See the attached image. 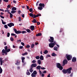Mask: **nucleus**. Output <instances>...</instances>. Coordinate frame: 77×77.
<instances>
[{"label":"nucleus","instance_id":"f257e3e1","mask_svg":"<svg viewBox=\"0 0 77 77\" xmlns=\"http://www.w3.org/2000/svg\"><path fill=\"white\" fill-rule=\"evenodd\" d=\"M71 70H72V67H70L69 68L66 69V70L64 69L62 71L64 74H66V73L68 74H71Z\"/></svg>","mask_w":77,"mask_h":77},{"label":"nucleus","instance_id":"f03ea898","mask_svg":"<svg viewBox=\"0 0 77 77\" xmlns=\"http://www.w3.org/2000/svg\"><path fill=\"white\" fill-rule=\"evenodd\" d=\"M57 43L56 42H54L53 43L51 42L49 44V47L50 48H53L54 45H56Z\"/></svg>","mask_w":77,"mask_h":77},{"label":"nucleus","instance_id":"7ed1b4c3","mask_svg":"<svg viewBox=\"0 0 77 77\" xmlns=\"http://www.w3.org/2000/svg\"><path fill=\"white\" fill-rule=\"evenodd\" d=\"M56 66H57V68L59 69V70H62L63 69V66H61L60 63H56Z\"/></svg>","mask_w":77,"mask_h":77},{"label":"nucleus","instance_id":"20e7f679","mask_svg":"<svg viewBox=\"0 0 77 77\" xmlns=\"http://www.w3.org/2000/svg\"><path fill=\"white\" fill-rule=\"evenodd\" d=\"M13 30L14 31V32H15V33H16V34H20V33H22V32L20 30L17 31V29H16L15 28H14Z\"/></svg>","mask_w":77,"mask_h":77},{"label":"nucleus","instance_id":"39448f33","mask_svg":"<svg viewBox=\"0 0 77 77\" xmlns=\"http://www.w3.org/2000/svg\"><path fill=\"white\" fill-rule=\"evenodd\" d=\"M50 39H48V41L50 42H54V37L50 36Z\"/></svg>","mask_w":77,"mask_h":77},{"label":"nucleus","instance_id":"423d86ee","mask_svg":"<svg viewBox=\"0 0 77 77\" xmlns=\"http://www.w3.org/2000/svg\"><path fill=\"white\" fill-rule=\"evenodd\" d=\"M37 74V72L35 71H34L31 74V76L32 77H35V75Z\"/></svg>","mask_w":77,"mask_h":77},{"label":"nucleus","instance_id":"0eeeda50","mask_svg":"<svg viewBox=\"0 0 77 77\" xmlns=\"http://www.w3.org/2000/svg\"><path fill=\"white\" fill-rule=\"evenodd\" d=\"M67 64V60L66 59H64L63 60V66H65V64Z\"/></svg>","mask_w":77,"mask_h":77},{"label":"nucleus","instance_id":"6e6552de","mask_svg":"<svg viewBox=\"0 0 77 77\" xmlns=\"http://www.w3.org/2000/svg\"><path fill=\"white\" fill-rule=\"evenodd\" d=\"M7 26L10 27H11L12 26H14V24L12 23H8Z\"/></svg>","mask_w":77,"mask_h":77},{"label":"nucleus","instance_id":"1a4fd4ad","mask_svg":"<svg viewBox=\"0 0 77 77\" xmlns=\"http://www.w3.org/2000/svg\"><path fill=\"white\" fill-rule=\"evenodd\" d=\"M39 16H41V14H37L36 15H35V14L33 15V18H36V17H38Z\"/></svg>","mask_w":77,"mask_h":77},{"label":"nucleus","instance_id":"9d476101","mask_svg":"<svg viewBox=\"0 0 77 77\" xmlns=\"http://www.w3.org/2000/svg\"><path fill=\"white\" fill-rule=\"evenodd\" d=\"M37 66V64L36 63H33L31 64V66L30 68H33V67L35 68Z\"/></svg>","mask_w":77,"mask_h":77},{"label":"nucleus","instance_id":"9b49d317","mask_svg":"<svg viewBox=\"0 0 77 77\" xmlns=\"http://www.w3.org/2000/svg\"><path fill=\"white\" fill-rule=\"evenodd\" d=\"M66 58H72V55L68 54H66Z\"/></svg>","mask_w":77,"mask_h":77},{"label":"nucleus","instance_id":"f8f14e48","mask_svg":"<svg viewBox=\"0 0 77 77\" xmlns=\"http://www.w3.org/2000/svg\"><path fill=\"white\" fill-rule=\"evenodd\" d=\"M20 61L19 60H16V63H15V64L19 66L20 64Z\"/></svg>","mask_w":77,"mask_h":77},{"label":"nucleus","instance_id":"ddd939ff","mask_svg":"<svg viewBox=\"0 0 77 77\" xmlns=\"http://www.w3.org/2000/svg\"><path fill=\"white\" fill-rule=\"evenodd\" d=\"M39 5L40 7H43V8L45 7V4H44L40 3L39 4Z\"/></svg>","mask_w":77,"mask_h":77},{"label":"nucleus","instance_id":"4468645a","mask_svg":"<svg viewBox=\"0 0 77 77\" xmlns=\"http://www.w3.org/2000/svg\"><path fill=\"white\" fill-rule=\"evenodd\" d=\"M31 29V30L32 31H33L34 30H35V26H31L30 27Z\"/></svg>","mask_w":77,"mask_h":77},{"label":"nucleus","instance_id":"2eb2a0df","mask_svg":"<svg viewBox=\"0 0 77 77\" xmlns=\"http://www.w3.org/2000/svg\"><path fill=\"white\" fill-rule=\"evenodd\" d=\"M4 62V60H2V58H0V63H1V65H2V63Z\"/></svg>","mask_w":77,"mask_h":77},{"label":"nucleus","instance_id":"dca6fc26","mask_svg":"<svg viewBox=\"0 0 77 77\" xmlns=\"http://www.w3.org/2000/svg\"><path fill=\"white\" fill-rule=\"evenodd\" d=\"M8 14H10V18H12V17H13V14H12L10 12H8Z\"/></svg>","mask_w":77,"mask_h":77},{"label":"nucleus","instance_id":"f3484780","mask_svg":"<svg viewBox=\"0 0 77 77\" xmlns=\"http://www.w3.org/2000/svg\"><path fill=\"white\" fill-rule=\"evenodd\" d=\"M25 30H26V32H28V33H31V32H32V31H31V30H30L29 29H25Z\"/></svg>","mask_w":77,"mask_h":77},{"label":"nucleus","instance_id":"a211bd4d","mask_svg":"<svg viewBox=\"0 0 77 77\" xmlns=\"http://www.w3.org/2000/svg\"><path fill=\"white\" fill-rule=\"evenodd\" d=\"M41 35H42V34H41V33H39L38 34H37L36 35V36H41Z\"/></svg>","mask_w":77,"mask_h":77},{"label":"nucleus","instance_id":"6ab92c4d","mask_svg":"<svg viewBox=\"0 0 77 77\" xmlns=\"http://www.w3.org/2000/svg\"><path fill=\"white\" fill-rule=\"evenodd\" d=\"M57 49H58V47L57 46H55L54 48V50L55 51H57Z\"/></svg>","mask_w":77,"mask_h":77},{"label":"nucleus","instance_id":"aec40b11","mask_svg":"<svg viewBox=\"0 0 77 77\" xmlns=\"http://www.w3.org/2000/svg\"><path fill=\"white\" fill-rule=\"evenodd\" d=\"M41 60H37V63L39 64V65H41Z\"/></svg>","mask_w":77,"mask_h":77},{"label":"nucleus","instance_id":"412c9836","mask_svg":"<svg viewBox=\"0 0 77 77\" xmlns=\"http://www.w3.org/2000/svg\"><path fill=\"white\" fill-rule=\"evenodd\" d=\"M72 62H76V58H72Z\"/></svg>","mask_w":77,"mask_h":77},{"label":"nucleus","instance_id":"4be33fe9","mask_svg":"<svg viewBox=\"0 0 77 77\" xmlns=\"http://www.w3.org/2000/svg\"><path fill=\"white\" fill-rule=\"evenodd\" d=\"M32 23H37V21H36V20L35 19H33V21H32Z\"/></svg>","mask_w":77,"mask_h":77},{"label":"nucleus","instance_id":"5701e85b","mask_svg":"<svg viewBox=\"0 0 77 77\" xmlns=\"http://www.w3.org/2000/svg\"><path fill=\"white\" fill-rule=\"evenodd\" d=\"M41 66H37V67H36V69H38L39 70H40V69L41 68Z\"/></svg>","mask_w":77,"mask_h":77},{"label":"nucleus","instance_id":"b1692460","mask_svg":"<svg viewBox=\"0 0 77 77\" xmlns=\"http://www.w3.org/2000/svg\"><path fill=\"white\" fill-rule=\"evenodd\" d=\"M52 56H57V54L54 52L52 53Z\"/></svg>","mask_w":77,"mask_h":77},{"label":"nucleus","instance_id":"393cba45","mask_svg":"<svg viewBox=\"0 0 77 77\" xmlns=\"http://www.w3.org/2000/svg\"><path fill=\"white\" fill-rule=\"evenodd\" d=\"M38 9H39V10H41V11L42 10V9H43V8L42 7H38Z\"/></svg>","mask_w":77,"mask_h":77},{"label":"nucleus","instance_id":"a878e982","mask_svg":"<svg viewBox=\"0 0 77 77\" xmlns=\"http://www.w3.org/2000/svg\"><path fill=\"white\" fill-rule=\"evenodd\" d=\"M12 10H14V11H16L17 10V8L15 7H13L11 8Z\"/></svg>","mask_w":77,"mask_h":77},{"label":"nucleus","instance_id":"bb28decb","mask_svg":"<svg viewBox=\"0 0 77 77\" xmlns=\"http://www.w3.org/2000/svg\"><path fill=\"white\" fill-rule=\"evenodd\" d=\"M32 68H31L30 69H29V72H31V73L32 72H33V70H32Z\"/></svg>","mask_w":77,"mask_h":77},{"label":"nucleus","instance_id":"cd10ccee","mask_svg":"<svg viewBox=\"0 0 77 77\" xmlns=\"http://www.w3.org/2000/svg\"><path fill=\"white\" fill-rule=\"evenodd\" d=\"M28 54V53H27V52H25L24 53L22 54V55L23 56H25V55H27V54Z\"/></svg>","mask_w":77,"mask_h":77},{"label":"nucleus","instance_id":"c85d7f7f","mask_svg":"<svg viewBox=\"0 0 77 77\" xmlns=\"http://www.w3.org/2000/svg\"><path fill=\"white\" fill-rule=\"evenodd\" d=\"M2 69L1 68V67L0 66V74L2 73Z\"/></svg>","mask_w":77,"mask_h":77},{"label":"nucleus","instance_id":"c756f323","mask_svg":"<svg viewBox=\"0 0 77 77\" xmlns=\"http://www.w3.org/2000/svg\"><path fill=\"white\" fill-rule=\"evenodd\" d=\"M30 45H26V46H25V48H30Z\"/></svg>","mask_w":77,"mask_h":77},{"label":"nucleus","instance_id":"7c9ffc66","mask_svg":"<svg viewBox=\"0 0 77 77\" xmlns=\"http://www.w3.org/2000/svg\"><path fill=\"white\" fill-rule=\"evenodd\" d=\"M16 12V11H11V14H14Z\"/></svg>","mask_w":77,"mask_h":77},{"label":"nucleus","instance_id":"2f4dec72","mask_svg":"<svg viewBox=\"0 0 77 77\" xmlns=\"http://www.w3.org/2000/svg\"><path fill=\"white\" fill-rule=\"evenodd\" d=\"M48 53V51L47 50H45V51L44 52V54H47V53Z\"/></svg>","mask_w":77,"mask_h":77},{"label":"nucleus","instance_id":"473e14b6","mask_svg":"<svg viewBox=\"0 0 77 77\" xmlns=\"http://www.w3.org/2000/svg\"><path fill=\"white\" fill-rule=\"evenodd\" d=\"M29 11L30 12H32L33 11V10L32 9V8H31L30 9H29Z\"/></svg>","mask_w":77,"mask_h":77},{"label":"nucleus","instance_id":"72a5a7b5","mask_svg":"<svg viewBox=\"0 0 77 77\" xmlns=\"http://www.w3.org/2000/svg\"><path fill=\"white\" fill-rule=\"evenodd\" d=\"M10 40L11 41H14V39L13 38V37H11L10 38Z\"/></svg>","mask_w":77,"mask_h":77},{"label":"nucleus","instance_id":"f704fd0d","mask_svg":"<svg viewBox=\"0 0 77 77\" xmlns=\"http://www.w3.org/2000/svg\"><path fill=\"white\" fill-rule=\"evenodd\" d=\"M26 74L27 75H30L31 74V73H30V72H26Z\"/></svg>","mask_w":77,"mask_h":77},{"label":"nucleus","instance_id":"c9c22d12","mask_svg":"<svg viewBox=\"0 0 77 77\" xmlns=\"http://www.w3.org/2000/svg\"><path fill=\"white\" fill-rule=\"evenodd\" d=\"M1 21H2V23L3 24H6V22L3 21V20H2Z\"/></svg>","mask_w":77,"mask_h":77},{"label":"nucleus","instance_id":"e433bc0d","mask_svg":"<svg viewBox=\"0 0 77 77\" xmlns=\"http://www.w3.org/2000/svg\"><path fill=\"white\" fill-rule=\"evenodd\" d=\"M33 14H32V13H30V17H33Z\"/></svg>","mask_w":77,"mask_h":77},{"label":"nucleus","instance_id":"4c0bfd02","mask_svg":"<svg viewBox=\"0 0 77 77\" xmlns=\"http://www.w3.org/2000/svg\"><path fill=\"white\" fill-rule=\"evenodd\" d=\"M10 51H11V49H10V48H9L7 50V51H6V52L8 53V52H9Z\"/></svg>","mask_w":77,"mask_h":77},{"label":"nucleus","instance_id":"58836bf2","mask_svg":"<svg viewBox=\"0 0 77 77\" xmlns=\"http://www.w3.org/2000/svg\"><path fill=\"white\" fill-rule=\"evenodd\" d=\"M5 50L6 51H7V50H8V46H6L5 47Z\"/></svg>","mask_w":77,"mask_h":77},{"label":"nucleus","instance_id":"ea45409f","mask_svg":"<svg viewBox=\"0 0 77 77\" xmlns=\"http://www.w3.org/2000/svg\"><path fill=\"white\" fill-rule=\"evenodd\" d=\"M6 51L5 50V49H3L2 50V53H5Z\"/></svg>","mask_w":77,"mask_h":77},{"label":"nucleus","instance_id":"a19ab883","mask_svg":"<svg viewBox=\"0 0 77 77\" xmlns=\"http://www.w3.org/2000/svg\"><path fill=\"white\" fill-rule=\"evenodd\" d=\"M10 36V33H9V32H8L7 35V37H9Z\"/></svg>","mask_w":77,"mask_h":77},{"label":"nucleus","instance_id":"79ce46f5","mask_svg":"<svg viewBox=\"0 0 77 77\" xmlns=\"http://www.w3.org/2000/svg\"><path fill=\"white\" fill-rule=\"evenodd\" d=\"M22 32L23 34H24V33H27V32L25 31H23Z\"/></svg>","mask_w":77,"mask_h":77},{"label":"nucleus","instance_id":"37998d69","mask_svg":"<svg viewBox=\"0 0 77 77\" xmlns=\"http://www.w3.org/2000/svg\"><path fill=\"white\" fill-rule=\"evenodd\" d=\"M36 63V61H35V60H32V63Z\"/></svg>","mask_w":77,"mask_h":77},{"label":"nucleus","instance_id":"c03bdc74","mask_svg":"<svg viewBox=\"0 0 77 77\" xmlns=\"http://www.w3.org/2000/svg\"><path fill=\"white\" fill-rule=\"evenodd\" d=\"M34 46H35V45H34V44H33L31 45V48H32L34 47Z\"/></svg>","mask_w":77,"mask_h":77},{"label":"nucleus","instance_id":"a18cd8bd","mask_svg":"<svg viewBox=\"0 0 77 77\" xmlns=\"http://www.w3.org/2000/svg\"><path fill=\"white\" fill-rule=\"evenodd\" d=\"M4 27H5V28L6 29H8V27L7 25H5L4 26Z\"/></svg>","mask_w":77,"mask_h":77},{"label":"nucleus","instance_id":"49530a36","mask_svg":"<svg viewBox=\"0 0 77 77\" xmlns=\"http://www.w3.org/2000/svg\"><path fill=\"white\" fill-rule=\"evenodd\" d=\"M4 2H5L6 3H8L9 1V0H3Z\"/></svg>","mask_w":77,"mask_h":77},{"label":"nucleus","instance_id":"de8ad7c7","mask_svg":"<svg viewBox=\"0 0 77 77\" xmlns=\"http://www.w3.org/2000/svg\"><path fill=\"white\" fill-rule=\"evenodd\" d=\"M51 57V56L50 55L48 54L46 56V57L47 58V57Z\"/></svg>","mask_w":77,"mask_h":77},{"label":"nucleus","instance_id":"09e8293b","mask_svg":"<svg viewBox=\"0 0 77 77\" xmlns=\"http://www.w3.org/2000/svg\"><path fill=\"white\" fill-rule=\"evenodd\" d=\"M22 62L23 63H24V59L25 58H22Z\"/></svg>","mask_w":77,"mask_h":77},{"label":"nucleus","instance_id":"8fccbe9b","mask_svg":"<svg viewBox=\"0 0 77 77\" xmlns=\"http://www.w3.org/2000/svg\"><path fill=\"white\" fill-rule=\"evenodd\" d=\"M37 59V60H38L39 59H40V60H44V58H35Z\"/></svg>","mask_w":77,"mask_h":77},{"label":"nucleus","instance_id":"3c124183","mask_svg":"<svg viewBox=\"0 0 77 77\" xmlns=\"http://www.w3.org/2000/svg\"><path fill=\"white\" fill-rule=\"evenodd\" d=\"M21 20V17H19V21H20Z\"/></svg>","mask_w":77,"mask_h":77},{"label":"nucleus","instance_id":"603ef678","mask_svg":"<svg viewBox=\"0 0 77 77\" xmlns=\"http://www.w3.org/2000/svg\"><path fill=\"white\" fill-rule=\"evenodd\" d=\"M11 5H8L7 6V8H11Z\"/></svg>","mask_w":77,"mask_h":77},{"label":"nucleus","instance_id":"864d4df0","mask_svg":"<svg viewBox=\"0 0 77 77\" xmlns=\"http://www.w3.org/2000/svg\"><path fill=\"white\" fill-rule=\"evenodd\" d=\"M21 11L20 10H18V13L19 14H20L21 13Z\"/></svg>","mask_w":77,"mask_h":77},{"label":"nucleus","instance_id":"5fc2aeb1","mask_svg":"<svg viewBox=\"0 0 77 77\" xmlns=\"http://www.w3.org/2000/svg\"><path fill=\"white\" fill-rule=\"evenodd\" d=\"M40 69H42V70H44V69H45V68L44 67H42L41 68H40Z\"/></svg>","mask_w":77,"mask_h":77},{"label":"nucleus","instance_id":"6e6d98bb","mask_svg":"<svg viewBox=\"0 0 77 77\" xmlns=\"http://www.w3.org/2000/svg\"><path fill=\"white\" fill-rule=\"evenodd\" d=\"M19 48L20 49H23V46H20Z\"/></svg>","mask_w":77,"mask_h":77},{"label":"nucleus","instance_id":"4d7b16f0","mask_svg":"<svg viewBox=\"0 0 77 77\" xmlns=\"http://www.w3.org/2000/svg\"><path fill=\"white\" fill-rule=\"evenodd\" d=\"M22 17L23 18H24V14H23L21 15Z\"/></svg>","mask_w":77,"mask_h":77},{"label":"nucleus","instance_id":"13d9d810","mask_svg":"<svg viewBox=\"0 0 77 77\" xmlns=\"http://www.w3.org/2000/svg\"><path fill=\"white\" fill-rule=\"evenodd\" d=\"M15 34L13 33L11 34V36H15Z\"/></svg>","mask_w":77,"mask_h":77},{"label":"nucleus","instance_id":"bf43d9fd","mask_svg":"<svg viewBox=\"0 0 77 77\" xmlns=\"http://www.w3.org/2000/svg\"><path fill=\"white\" fill-rule=\"evenodd\" d=\"M0 17L1 18H3V19L5 18V17H3L1 15L0 16Z\"/></svg>","mask_w":77,"mask_h":77},{"label":"nucleus","instance_id":"052dcab7","mask_svg":"<svg viewBox=\"0 0 77 77\" xmlns=\"http://www.w3.org/2000/svg\"><path fill=\"white\" fill-rule=\"evenodd\" d=\"M21 44L23 45V46H24V43L23 42H21Z\"/></svg>","mask_w":77,"mask_h":77},{"label":"nucleus","instance_id":"680f3d73","mask_svg":"<svg viewBox=\"0 0 77 77\" xmlns=\"http://www.w3.org/2000/svg\"><path fill=\"white\" fill-rule=\"evenodd\" d=\"M13 2L14 3H15V4L17 3V2H16V1H15V0H13Z\"/></svg>","mask_w":77,"mask_h":77},{"label":"nucleus","instance_id":"e2e57ef3","mask_svg":"<svg viewBox=\"0 0 77 77\" xmlns=\"http://www.w3.org/2000/svg\"><path fill=\"white\" fill-rule=\"evenodd\" d=\"M40 75H41V76H42V77H44V74L43 73H42Z\"/></svg>","mask_w":77,"mask_h":77},{"label":"nucleus","instance_id":"0e129e2a","mask_svg":"<svg viewBox=\"0 0 77 77\" xmlns=\"http://www.w3.org/2000/svg\"><path fill=\"white\" fill-rule=\"evenodd\" d=\"M71 59H72V58H67V60H71Z\"/></svg>","mask_w":77,"mask_h":77},{"label":"nucleus","instance_id":"69168bd1","mask_svg":"<svg viewBox=\"0 0 77 77\" xmlns=\"http://www.w3.org/2000/svg\"><path fill=\"white\" fill-rule=\"evenodd\" d=\"M36 23L37 25H39L40 24V23L39 22H37Z\"/></svg>","mask_w":77,"mask_h":77},{"label":"nucleus","instance_id":"338daca9","mask_svg":"<svg viewBox=\"0 0 77 77\" xmlns=\"http://www.w3.org/2000/svg\"><path fill=\"white\" fill-rule=\"evenodd\" d=\"M35 58H40V57L39 56H36L35 57Z\"/></svg>","mask_w":77,"mask_h":77},{"label":"nucleus","instance_id":"774afa93","mask_svg":"<svg viewBox=\"0 0 77 77\" xmlns=\"http://www.w3.org/2000/svg\"><path fill=\"white\" fill-rule=\"evenodd\" d=\"M40 58H44V56H43L42 55H41L40 56Z\"/></svg>","mask_w":77,"mask_h":77}]
</instances>
